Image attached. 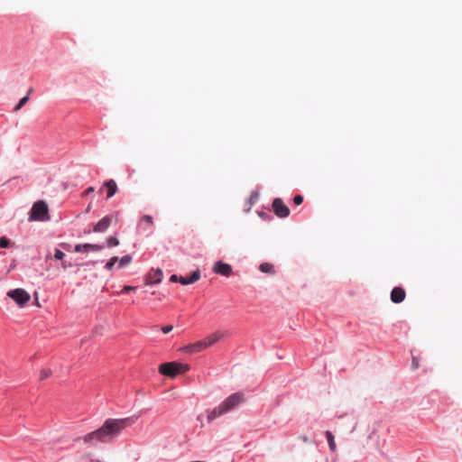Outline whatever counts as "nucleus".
<instances>
[{"label":"nucleus","instance_id":"obj_1","mask_svg":"<svg viewBox=\"0 0 462 462\" xmlns=\"http://www.w3.org/2000/svg\"><path fill=\"white\" fill-rule=\"evenodd\" d=\"M138 417H128L124 419H107L97 430L88 433L84 437V442L93 444L95 441L105 442L118 435L124 429L132 426Z\"/></svg>","mask_w":462,"mask_h":462},{"label":"nucleus","instance_id":"obj_2","mask_svg":"<svg viewBox=\"0 0 462 462\" xmlns=\"http://www.w3.org/2000/svg\"><path fill=\"white\" fill-rule=\"evenodd\" d=\"M245 396L242 393H236L226 398L217 407L207 411V419L211 422L215 419L231 411L239 404L243 403Z\"/></svg>","mask_w":462,"mask_h":462},{"label":"nucleus","instance_id":"obj_3","mask_svg":"<svg viewBox=\"0 0 462 462\" xmlns=\"http://www.w3.org/2000/svg\"><path fill=\"white\" fill-rule=\"evenodd\" d=\"M189 370V365L177 362L164 363L159 366L160 374L171 378H173L178 374H184Z\"/></svg>","mask_w":462,"mask_h":462},{"label":"nucleus","instance_id":"obj_4","mask_svg":"<svg viewBox=\"0 0 462 462\" xmlns=\"http://www.w3.org/2000/svg\"><path fill=\"white\" fill-rule=\"evenodd\" d=\"M30 221L50 220L49 208L43 200H39L32 205L29 217Z\"/></svg>","mask_w":462,"mask_h":462},{"label":"nucleus","instance_id":"obj_5","mask_svg":"<svg viewBox=\"0 0 462 462\" xmlns=\"http://www.w3.org/2000/svg\"><path fill=\"white\" fill-rule=\"evenodd\" d=\"M7 296L13 299L20 307H23L31 299L30 294L23 289H14L7 292Z\"/></svg>","mask_w":462,"mask_h":462},{"label":"nucleus","instance_id":"obj_6","mask_svg":"<svg viewBox=\"0 0 462 462\" xmlns=\"http://www.w3.org/2000/svg\"><path fill=\"white\" fill-rule=\"evenodd\" d=\"M273 209L275 215L281 218L287 217L290 215L289 208L283 203L282 199L276 198L273 201Z\"/></svg>","mask_w":462,"mask_h":462},{"label":"nucleus","instance_id":"obj_7","mask_svg":"<svg viewBox=\"0 0 462 462\" xmlns=\"http://www.w3.org/2000/svg\"><path fill=\"white\" fill-rule=\"evenodd\" d=\"M213 272L225 277H229L232 274V267L222 261H217L213 266Z\"/></svg>","mask_w":462,"mask_h":462},{"label":"nucleus","instance_id":"obj_8","mask_svg":"<svg viewBox=\"0 0 462 462\" xmlns=\"http://www.w3.org/2000/svg\"><path fill=\"white\" fill-rule=\"evenodd\" d=\"M104 249L103 245L97 244H79L75 245V252L77 253H88V252H97Z\"/></svg>","mask_w":462,"mask_h":462},{"label":"nucleus","instance_id":"obj_9","mask_svg":"<svg viewBox=\"0 0 462 462\" xmlns=\"http://www.w3.org/2000/svg\"><path fill=\"white\" fill-rule=\"evenodd\" d=\"M112 219L110 216L104 217L94 226L93 231L96 233H104L110 226Z\"/></svg>","mask_w":462,"mask_h":462},{"label":"nucleus","instance_id":"obj_10","mask_svg":"<svg viewBox=\"0 0 462 462\" xmlns=\"http://www.w3.org/2000/svg\"><path fill=\"white\" fill-rule=\"evenodd\" d=\"M405 296V291L402 287H394L391 291V300L394 303L402 302Z\"/></svg>","mask_w":462,"mask_h":462},{"label":"nucleus","instance_id":"obj_11","mask_svg":"<svg viewBox=\"0 0 462 462\" xmlns=\"http://www.w3.org/2000/svg\"><path fill=\"white\" fill-rule=\"evenodd\" d=\"M162 272L161 269L152 271L146 278V284L160 283L162 282Z\"/></svg>","mask_w":462,"mask_h":462},{"label":"nucleus","instance_id":"obj_12","mask_svg":"<svg viewBox=\"0 0 462 462\" xmlns=\"http://www.w3.org/2000/svg\"><path fill=\"white\" fill-rule=\"evenodd\" d=\"M206 348V344H204L203 340L198 341L194 344H189L183 347L185 352L193 354L199 353Z\"/></svg>","mask_w":462,"mask_h":462},{"label":"nucleus","instance_id":"obj_13","mask_svg":"<svg viewBox=\"0 0 462 462\" xmlns=\"http://www.w3.org/2000/svg\"><path fill=\"white\" fill-rule=\"evenodd\" d=\"M199 278H200L199 271H195L191 273V275L189 277L180 276L179 282L182 285H189V284H192V283L196 282L197 281L199 280Z\"/></svg>","mask_w":462,"mask_h":462},{"label":"nucleus","instance_id":"obj_14","mask_svg":"<svg viewBox=\"0 0 462 462\" xmlns=\"http://www.w3.org/2000/svg\"><path fill=\"white\" fill-rule=\"evenodd\" d=\"M104 186L107 189L106 199L113 197L117 191V185L114 180H109L104 183Z\"/></svg>","mask_w":462,"mask_h":462},{"label":"nucleus","instance_id":"obj_15","mask_svg":"<svg viewBox=\"0 0 462 462\" xmlns=\"http://www.w3.org/2000/svg\"><path fill=\"white\" fill-rule=\"evenodd\" d=\"M221 338V334L218 332H216L214 334H211L205 339H203L204 344H206V348L214 345L216 342H217Z\"/></svg>","mask_w":462,"mask_h":462},{"label":"nucleus","instance_id":"obj_16","mask_svg":"<svg viewBox=\"0 0 462 462\" xmlns=\"http://www.w3.org/2000/svg\"><path fill=\"white\" fill-rule=\"evenodd\" d=\"M325 434H326V438L328 439L330 450L332 452H335L336 451V442H335L333 434L329 430H327Z\"/></svg>","mask_w":462,"mask_h":462},{"label":"nucleus","instance_id":"obj_17","mask_svg":"<svg viewBox=\"0 0 462 462\" xmlns=\"http://www.w3.org/2000/svg\"><path fill=\"white\" fill-rule=\"evenodd\" d=\"M259 269L261 272L265 273H273V265L269 263H263L260 264Z\"/></svg>","mask_w":462,"mask_h":462},{"label":"nucleus","instance_id":"obj_18","mask_svg":"<svg viewBox=\"0 0 462 462\" xmlns=\"http://www.w3.org/2000/svg\"><path fill=\"white\" fill-rule=\"evenodd\" d=\"M29 98V96H25L23 98H21L18 104L14 106V111H19L28 102Z\"/></svg>","mask_w":462,"mask_h":462},{"label":"nucleus","instance_id":"obj_19","mask_svg":"<svg viewBox=\"0 0 462 462\" xmlns=\"http://www.w3.org/2000/svg\"><path fill=\"white\" fill-rule=\"evenodd\" d=\"M106 244L108 247H114L119 245V240L115 236H109L106 239Z\"/></svg>","mask_w":462,"mask_h":462},{"label":"nucleus","instance_id":"obj_20","mask_svg":"<svg viewBox=\"0 0 462 462\" xmlns=\"http://www.w3.org/2000/svg\"><path fill=\"white\" fill-rule=\"evenodd\" d=\"M132 261V257L130 255H125L119 260V267H124L129 264Z\"/></svg>","mask_w":462,"mask_h":462},{"label":"nucleus","instance_id":"obj_21","mask_svg":"<svg viewBox=\"0 0 462 462\" xmlns=\"http://www.w3.org/2000/svg\"><path fill=\"white\" fill-rule=\"evenodd\" d=\"M117 261H118V257H116V256L112 257V258H111V259L106 263V268L107 270H109V271H110V270H112V269H113V267H114V265H115V263H116Z\"/></svg>","mask_w":462,"mask_h":462},{"label":"nucleus","instance_id":"obj_22","mask_svg":"<svg viewBox=\"0 0 462 462\" xmlns=\"http://www.w3.org/2000/svg\"><path fill=\"white\" fill-rule=\"evenodd\" d=\"M9 244H10L9 240L6 237H5V236L0 237V247L6 248L9 246Z\"/></svg>","mask_w":462,"mask_h":462},{"label":"nucleus","instance_id":"obj_23","mask_svg":"<svg viewBox=\"0 0 462 462\" xmlns=\"http://www.w3.org/2000/svg\"><path fill=\"white\" fill-rule=\"evenodd\" d=\"M64 256H65V254L62 251H60V249L55 250L54 257L56 259L62 260Z\"/></svg>","mask_w":462,"mask_h":462},{"label":"nucleus","instance_id":"obj_24","mask_svg":"<svg viewBox=\"0 0 462 462\" xmlns=\"http://www.w3.org/2000/svg\"><path fill=\"white\" fill-rule=\"evenodd\" d=\"M51 370H42L40 374L41 380H44L48 378L51 375Z\"/></svg>","mask_w":462,"mask_h":462},{"label":"nucleus","instance_id":"obj_25","mask_svg":"<svg viewBox=\"0 0 462 462\" xmlns=\"http://www.w3.org/2000/svg\"><path fill=\"white\" fill-rule=\"evenodd\" d=\"M293 202L298 206L300 205L303 202V197L301 195H296L293 198Z\"/></svg>","mask_w":462,"mask_h":462},{"label":"nucleus","instance_id":"obj_26","mask_svg":"<svg viewBox=\"0 0 462 462\" xmlns=\"http://www.w3.org/2000/svg\"><path fill=\"white\" fill-rule=\"evenodd\" d=\"M419 359L415 356L412 357V360H411V368L416 370L419 368Z\"/></svg>","mask_w":462,"mask_h":462},{"label":"nucleus","instance_id":"obj_27","mask_svg":"<svg viewBox=\"0 0 462 462\" xmlns=\"http://www.w3.org/2000/svg\"><path fill=\"white\" fill-rule=\"evenodd\" d=\"M142 220L145 221L150 226H152L153 224L152 217L149 215L143 216Z\"/></svg>","mask_w":462,"mask_h":462},{"label":"nucleus","instance_id":"obj_28","mask_svg":"<svg viewBox=\"0 0 462 462\" xmlns=\"http://www.w3.org/2000/svg\"><path fill=\"white\" fill-rule=\"evenodd\" d=\"M134 290H135V287H134V286L125 285L123 287L122 292H129V291H134Z\"/></svg>","mask_w":462,"mask_h":462},{"label":"nucleus","instance_id":"obj_29","mask_svg":"<svg viewBox=\"0 0 462 462\" xmlns=\"http://www.w3.org/2000/svg\"><path fill=\"white\" fill-rule=\"evenodd\" d=\"M173 327L172 326H165V327H162V331L164 333V334H167V333H170L171 330H172Z\"/></svg>","mask_w":462,"mask_h":462},{"label":"nucleus","instance_id":"obj_30","mask_svg":"<svg viewBox=\"0 0 462 462\" xmlns=\"http://www.w3.org/2000/svg\"><path fill=\"white\" fill-rule=\"evenodd\" d=\"M94 190H95L94 187H88V188L85 190L84 195H88L89 193L94 192Z\"/></svg>","mask_w":462,"mask_h":462},{"label":"nucleus","instance_id":"obj_31","mask_svg":"<svg viewBox=\"0 0 462 462\" xmlns=\"http://www.w3.org/2000/svg\"><path fill=\"white\" fill-rule=\"evenodd\" d=\"M180 277H178L176 274H172L170 278V281L172 282H179Z\"/></svg>","mask_w":462,"mask_h":462},{"label":"nucleus","instance_id":"obj_32","mask_svg":"<svg viewBox=\"0 0 462 462\" xmlns=\"http://www.w3.org/2000/svg\"><path fill=\"white\" fill-rule=\"evenodd\" d=\"M33 91V89L31 88L29 90H28V93L26 96H30V94H32V92Z\"/></svg>","mask_w":462,"mask_h":462},{"label":"nucleus","instance_id":"obj_33","mask_svg":"<svg viewBox=\"0 0 462 462\" xmlns=\"http://www.w3.org/2000/svg\"><path fill=\"white\" fill-rule=\"evenodd\" d=\"M63 267H67V263H62Z\"/></svg>","mask_w":462,"mask_h":462}]
</instances>
